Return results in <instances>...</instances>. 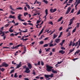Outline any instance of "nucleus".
Segmentation results:
<instances>
[{
  "instance_id": "4be33fe9",
  "label": "nucleus",
  "mask_w": 80,
  "mask_h": 80,
  "mask_svg": "<svg viewBox=\"0 0 80 80\" xmlns=\"http://www.w3.org/2000/svg\"><path fill=\"white\" fill-rule=\"evenodd\" d=\"M21 65H20V64H18L17 66V67H16V68H19L20 67H21Z\"/></svg>"
},
{
  "instance_id": "b1692460",
  "label": "nucleus",
  "mask_w": 80,
  "mask_h": 80,
  "mask_svg": "<svg viewBox=\"0 0 80 80\" xmlns=\"http://www.w3.org/2000/svg\"><path fill=\"white\" fill-rule=\"evenodd\" d=\"M14 72H15L14 69H12L11 70V71L10 72V73L11 74V73H14Z\"/></svg>"
},
{
  "instance_id": "c03bdc74",
  "label": "nucleus",
  "mask_w": 80,
  "mask_h": 80,
  "mask_svg": "<svg viewBox=\"0 0 80 80\" xmlns=\"http://www.w3.org/2000/svg\"><path fill=\"white\" fill-rule=\"evenodd\" d=\"M80 9L78 12L77 15H80Z\"/></svg>"
},
{
  "instance_id": "9b49d317",
  "label": "nucleus",
  "mask_w": 80,
  "mask_h": 80,
  "mask_svg": "<svg viewBox=\"0 0 80 80\" xmlns=\"http://www.w3.org/2000/svg\"><path fill=\"white\" fill-rule=\"evenodd\" d=\"M18 47H19V45H18L17 46H15L14 48H12V49H14L15 48L18 49Z\"/></svg>"
},
{
  "instance_id": "39448f33",
  "label": "nucleus",
  "mask_w": 80,
  "mask_h": 80,
  "mask_svg": "<svg viewBox=\"0 0 80 80\" xmlns=\"http://www.w3.org/2000/svg\"><path fill=\"white\" fill-rule=\"evenodd\" d=\"M71 9H72V8H70V7H69L68 9V10L66 12V14H68V13L70 12V11L71 10Z\"/></svg>"
},
{
  "instance_id": "13d9d810",
  "label": "nucleus",
  "mask_w": 80,
  "mask_h": 80,
  "mask_svg": "<svg viewBox=\"0 0 80 80\" xmlns=\"http://www.w3.org/2000/svg\"><path fill=\"white\" fill-rule=\"evenodd\" d=\"M62 27H61L59 28V31H61V30H62Z\"/></svg>"
},
{
  "instance_id": "f257e3e1",
  "label": "nucleus",
  "mask_w": 80,
  "mask_h": 80,
  "mask_svg": "<svg viewBox=\"0 0 80 80\" xmlns=\"http://www.w3.org/2000/svg\"><path fill=\"white\" fill-rule=\"evenodd\" d=\"M53 68V67H51L49 65H46V70L47 72H52V73H57V71L54 70V69H52Z\"/></svg>"
},
{
  "instance_id": "a18cd8bd",
  "label": "nucleus",
  "mask_w": 80,
  "mask_h": 80,
  "mask_svg": "<svg viewBox=\"0 0 80 80\" xmlns=\"http://www.w3.org/2000/svg\"><path fill=\"white\" fill-rule=\"evenodd\" d=\"M46 14L48 15V10L47 9L45 10Z\"/></svg>"
},
{
  "instance_id": "7ed1b4c3",
  "label": "nucleus",
  "mask_w": 80,
  "mask_h": 80,
  "mask_svg": "<svg viewBox=\"0 0 80 80\" xmlns=\"http://www.w3.org/2000/svg\"><path fill=\"white\" fill-rule=\"evenodd\" d=\"M24 72L27 73H28L30 72V69L28 68H26V70L24 71Z\"/></svg>"
},
{
  "instance_id": "338daca9",
  "label": "nucleus",
  "mask_w": 80,
  "mask_h": 80,
  "mask_svg": "<svg viewBox=\"0 0 80 80\" xmlns=\"http://www.w3.org/2000/svg\"><path fill=\"white\" fill-rule=\"evenodd\" d=\"M17 25H18V23H16L15 25H14V26H17Z\"/></svg>"
},
{
  "instance_id": "f8f14e48",
  "label": "nucleus",
  "mask_w": 80,
  "mask_h": 80,
  "mask_svg": "<svg viewBox=\"0 0 80 80\" xmlns=\"http://www.w3.org/2000/svg\"><path fill=\"white\" fill-rule=\"evenodd\" d=\"M22 15L21 14H19L18 16V20H19L21 19V17H22Z\"/></svg>"
},
{
  "instance_id": "7c9ffc66",
  "label": "nucleus",
  "mask_w": 80,
  "mask_h": 80,
  "mask_svg": "<svg viewBox=\"0 0 80 80\" xmlns=\"http://www.w3.org/2000/svg\"><path fill=\"white\" fill-rule=\"evenodd\" d=\"M73 2V0H69L68 2V3H72Z\"/></svg>"
},
{
  "instance_id": "9d476101",
  "label": "nucleus",
  "mask_w": 80,
  "mask_h": 80,
  "mask_svg": "<svg viewBox=\"0 0 80 80\" xmlns=\"http://www.w3.org/2000/svg\"><path fill=\"white\" fill-rule=\"evenodd\" d=\"M28 67H29L30 69H31L32 68V65L30 63H28Z\"/></svg>"
},
{
  "instance_id": "58836bf2",
  "label": "nucleus",
  "mask_w": 80,
  "mask_h": 80,
  "mask_svg": "<svg viewBox=\"0 0 80 80\" xmlns=\"http://www.w3.org/2000/svg\"><path fill=\"white\" fill-rule=\"evenodd\" d=\"M80 50H78L76 51V52L77 54H78V53H80Z\"/></svg>"
},
{
  "instance_id": "0eeeda50",
  "label": "nucleus",
  "mask_w": 80,
  "mask_h": 80,
  "mask_svg": "<svg viewBox=\"0 0 80 80\" xmlns=\"http://www.w3.org/2000/svg\"><path fill=\"white\" fill-rule=\"evenodd\" d=\"M77 2V5H78V4H79L80 3V0H76V2H75V3H76Z\"/></svg>"
},
{
  "instance_id": "ea45409f",
  "label": "nucleus",
  "mask_w": 80,
  "mask_h": 80,
  "mask_svg": "<svg viewBox=\"0 0 80 80\" xmlns=\"http://www.w3.org/2000/svg\"><path fill=\"white\" fill-rule=\"evenodd\" d=\"M72 41H71L70 43V44L69 45V46H72Z\"/></svg>"
},
{
  "instance_id": "393cba45",
  "label": "nucleus",
  "mask_w": 80,
  "mask_h": 80,
  "mask_svg": "<svg viewBox=\"0 0 80 80\" xmlns=\"http://www.w3.org/2000/svg\"><path fill=\"white\" fill-rule=\"evenodd\" d=\"M43 0V2H44L45 3H46V4H47V3H48V1H47L46 0Z\"/></svg>"
},
{
  "instance_id": "37998d69",
  "label": "nucleus",
  "mask_w": 80,
  "mask_h": 80,
  "mask_svg": "<svg viewBox=\"0 0 80 80\" xmlns=\"http://www.w3.org/2000/svg\"><path fill=\"white\" fill-rule=\"evenodd\" d=\"M44 43V42L43 41H41L39 42L40 44H43Z\"/></svg>"
},
{
  "instance_id": "79ce46f5",
  "label": "nucleus",
  "mask_w": 80,
  "mask_h": 80,
  "mask_svg": "<svg viewBox=\"0 0 80 80\" xmlns=\"http://www.w3.org/2000/svg\"><path fill=\"white\" fill-rule=\"evenodd\" d=\"M41 22V20H40V21L38 20V21H37V24H38V23H40V22Z\"/></svg>"
},
{
  "instance_id": "09e8293b",
  "label": "nucleus",
  "mask_w": 80,
  "mask_h": 80,
  "mask_svg": "<svg viewBox=\"0 0 80 80\" xmlns=\"http://www.w3.org/2000/svg\"><path fill=\"white\" fill-rule=\"evenodd\" d=\"M70 35H71V34H70L69 31L68 32V35H67V37H69V36H70Z\"/></svg>"
},
{
  "instance_id": "20e7f679",
  "label": "nucleus",
  "mask_w": 80,
  "mask_h": 80,
  "mask_svg": "<svg viewBox=\"0 0 80 80\" xmlns=\"http://www.w3.org/2000/svg\"><path fill=\"white\" fill-rule=\"evenodd\" d=\"M2 67H8V64L6 63L5 62H4L2 64Z\"/></svg>"
},
{
  "instance_id": "f03ea898",
  "label": "nucleus",
  "mask_w": 80,
  "mask_h": 80,
  "mask_svg": "<svg viewBox=\"0 0 80 80\" xmlns=\"http://www.w3.org/2000/svg\"><path fill=\"white\" fill-rule=\"evenodd\" d=\"M44 77L46 78H48L50 77L52 78V77H53V74L51 73L50 75L48 74H45L44 75Z\"/></svg>"
},
{
  "instance_id": "f704fd0d",
  "label": "nucleus",
  "mask_w": 80,
  "mask_h": 80,
  "mask_svg": "<svg viewBox=\"0 0 80 80\" xmlns=\"http://www.w3.org/2000/svg\"><path fill=\"white\" fill-rule=\"evenodd\" d=\"M22 24H23V25H25V26H27V25H28V24H27V23L25 22H24V23H22Z\"/></svg>"
},
{
  "instance_id": "f3484780",
  "label": "nucleus",
  "mask_w": 80,
  "mask_h": 80,
  "mask_svg": "<svg viewBox=\"0 0 80 80\" xmlns=\"http://www.w3.org/2000/svg\"><path fill=\"white\" fill-rule=\"evenodd\" d=\"M9 7L10 8V9H11V10H14V11H15V10H15L13 9V8H12V5L9 6Z\"/></svg>"
},
{
  "instance_id": "3c124183",
  "label": "nucleus",
  "mask_w": 80,
  "mask_h": 80,
  "mask_svg": "<svg viewBox=\"0 0 80 80\" xmlns=\"http://www.w3.org/2000/svg\"><path fill=\"white\" fill-rule=\"evenodd\" d=\"M48 38H49L47 37V38H46L44 39V40L45 41V40H48Z\"/></svg>"
},
{
  "instance_id": "72a5a7b5",
  "label": "nucleus",
  "mask_w": 80,
  "mask_h": 80,
  "mask_svg": "<svg viewBox=\"0 0 80 80\" xmlns=\"http://www.w3.org/2000/svg\"><path fill=\"white\" fill-rule=\"evenodd\" d=\"M73 51H74V48L73 49H71L69 50V52H70V53H72V52H73Z\"/></svg>"
},
{
  "instance_id": "6e6d98bb",
  "label": "nucleus",
  "mask_w": 80,
  "mask_h": 80,
  "mask_svg": "<svg viewBox=\"0 0 80 80\" xmlns=\"http://www.w3.org/2000/svg\"><path fill=\"white\" fill-rule=\"evenodd\" d=\"M11 12L12 14H15V13L14 12H13V11H11Z\"/></svg>"
},
{
  "instance_id": "4468645a",
  "label": "nucleus",
  "mask_w": 80,
  "mask_h": 80,
  "mask_svg": "<svg viewBox=\"0 0 80 80\" xmlns=\"http://www.w3.org/2000/svg\"><path fill=\"white\" fill-rule=\"evenodd\" d=\"M62 62V61H61L60 62H58V63L56 64L55 66L56 67H58V66H57V65H58V64H60V63H61Z\"/></svg>"
},
{
  "instance_id": "aec40b11",
  "label": "nucleus",
  "mask_w": 80,
  "mask_h": 80,
  "mask_svg": "<svg viewBox=\"0 0 80 80\" xmlns=\"http://www.w3.org/2000/svg\"><path fill=\"white\" fill-rule=\"evenodd\" d=\"M48 46V44H46L43 45L44 47H47Z\"/></svg>"
},
{
  "instance_id": "4d7b16f0",
  "label": "nucleus",
  "mask_w": 80,
  "mask_h": 80,
  "mask_svg": "<svg viewBox=\"0 0 80 80\" xmlns=\"http://www.w3.org/2000/svg\"><path fill=\"white\" fill-rule=\"evenodd\" d=\"M10 35L11 37H12H12H14V34L12 33Z\"/></svg>"
},
{
  "instance_id": "8fccbe9b",
  "label": "nucleus",
  "mask_w": 80,
  "mask_h": 80,
  "mask_svg": "<svg viewBox=\"0 0 80 80\" xmlns=\"http://www.w3.org/2000/svg\"><path fill=\"white\" fill-rule=\"evenodd\" d=\"M20 20L21 22H25V20H24V19H21Z\"/></svg>"
},
{
  "instance_id": "0e129e2a",
  "label": "nucleus",
  "mask_w": 80,
  "mask_h": 80,
  "mask_svg": "<svg viewBox=\"0 0 80 80\" xmlns=\"http://www.w3.org/2000/svg\"><path fill=\"white\" fill-rule=\"evenodd\" d=\"M37 4H41L42 3V2H37Z\"/></svg>"
},
{
  "instance_id": "e433bc0d",
  "label": "nucleus",
  "mask_w": 80,
  "mask_h": 80,
  "mask_svg": "<svg viewBox=\"0 0 80 80\" xmlns=\"http://www.w3.org/2000/svg\"><path fill=\"white\" fill-rule=\"evenodd\" d=\"M57 11V9L56 8H54L53 9V13H54L55 12Z\"/></svg>"
},
{
  "instance_id": "c756f323",
  "label": "nucleus",
  "mask_w": 80,
  "mask_h": 80,
  "mask_svg": "<svg viewBox=\"0 0 80 80\" xmlns=\"http://www.w3.org/2000/svg\"><path fill=\"white\" fill-rule=\"evenodd\" d=\"M48 23L49 24H51V25H53V22L52 21L49 22Z\"/></svg>"
},
{
  "instance_id": "864d4df0",
  "label": "nucleus",
  "mask_w": 80,
  "mask_h": 80,
  "mask_svg": "<svg viewBox=\"0 0 80 80\" xmlns=\"http://www.w3.org/2000/svg\"><path fill=\"white\" fill-rule=\"evenodd\" d=\"M77 24L78 25L77 26V28H78L79 27V25H80V23H78Z\"/></svg>"
},
{
  "instance_id": "6ab92c4d",
  "label": "nucleus",
  "mask_w": 80,
  "mask_h": 80,
  "mask_svg": "<svg viewBox=\"0 0 80 80\" xmlns=\"http://www.w3.org/2000/svg\"><path fill=\"white\" fill-rule=\"evenodd\" d=\"M76 30H77V28L76 27L73 30L72 33H74L75 32V31H76Z\"/></svg>"
},
{
  "instance_id": "2eb2a0df",
  "label": "nucleus",
  "mask_w": 80,
  "mask_h": 80,
  "mask_svg": "<svg viewBox=\"0 0 80 80\" xmlns=\"http://www.w3.org/2000/svg\"><path fill=\"white\" fill-rule=\"evenodd\" d=\"M80 39H79V40H78V42H77L76 43V44H75V47H77V45H78V42H79H79H80Z\"/></svg>"
},
{
  "instance_id": "a878e982",
  "label": "nucleus",
  "mask_w": 80,
  "mask_h": 80,
  "mask_svg": "<svg viewBox=\"0 0 80 80\" xmlns=\"http://www.w3.org/2000/svg\"><path fill=\"white\" fill-rule=\"evenodd\" d=\"M26 6V7H27L28 9H30V6L28 4H27Z\"/></svg>"
},
{
  "instance_id": "cd10ccee",
  "label": "nucleus",
  "mask_w": 80,
  "mask_h": 80,
  "mask_svg": "<svg viewBox=\"0 0 80 80\" xmlns=\"http://www.w3.org/2000/svg\"><path fill=\"white\" fill-rule=\"evenodd\" d=\"M17 75V73H15L14 74V77L15 78H17L18 77V76Z\"/></svg>"
},
{
  "instance_id": "de8ad7c7",
  "label": "nucleus",
  "mask_w": 80,
  "mask_h": 80,
  "mask_svg": "<svg viewBox=\"0 0 80 80\" xmlns=\"http://www.w3.org/2000/svg\"><path fill=\"white\" fill-rule=\"evenodd\" d=\"M19 45V47H23V45H22V43L21 44H20L19 45Z\"/></svg>"
},
{
  "instance_id": "a211bd4d",
  "label": "nucleus",
  "mask_w": 80,
  "mask_h": 80,
  "mask_svg": "<svg viewBox=\"0 0 80 80\" xmlns=\"http://www.w3.org/2000/svg\"><path fill=\"white\" fill-rule=\"evenodd\" d=\"M0 70L2 72H4V70H5V69H4L3 68H0Z\"/></svg>"
},
{
  "instance_id": "bf43d9fd",
  "label": "nucleus",
  "mask_w": 80,
  "mask_h": 80,
  "mask_svg": "<svg viewBox=\"0 0 80 80\" xmlns=\"http://www.w3.org/2000/svg\"><path fill=\"white\" fill-rule=\"evenodd\" d=\"M65 42V40H62V42H61L63 44V43H64V42Z\"/></svg>"
},
{
  "instance_id": "4c0bfd02",
  "label": "nucleus",
  "mask_w": 80,
  "mask_h": 80,
  "mask_svg": "<svg viewBox=\"0 0 80 80\" xmlns=\"http://www.w3.org/2000/svg\"><path fill=\"white\" fill-rule=\"evenodd\" d=\"M61 49L62 50H65V48H64L62 46V47L61 48Z\"/></svg>"
},
{
  "instance_id": "69168bd1",
  "label": "nucleus",
  "mask_w": 80,
  "mask_h": 80,
  "mask_svg": "<svg viewBox=\"0 0 80 80\" xmlns=\"http://www.w3.org/2000/svg\"><path fill=\"white\" fill-rule=\"evenodd\" d=\"M63 44L62 43V42H61L59 43L60 45H61V47H62L63 46Z\"/></svg>"
},
{
  "instance_id": "bb28decb",
  "label": "nucleus",
  "mask_w": 80,
  "mask_h": 80,
  "mask_svg": "<svg viewBox=\"0 0 80 80\" xmlns=\"http://www.w3.org/2000/svg\"><path fill=\"white\" fill-rule=\"evenodd\" d=\"M48 44L49 45V47H53V44L48 43Z\"/></svg>"
},
{
  "instance_id": "ddd939ff",
  "label": "nucleus",
  "mask_w": 80,
  "mask_h": 80,
  "mask_svg": "<svg viewBox=\"0 0 80 80\" xmlns=\"http://www.w3.org/2000/svg\"><path fill=\"white\" fill-rule=\"evenodd\" d=\"M58 35L54 34L53 35V39H54L55 38H57V37Z\"/></svg>"
},
{
  "instance_id": "5701e85b",
  "label": "nucleus",
  "mask_w": 80,
  "mask_h": 80,
  "mask_svg": "<svg viewBox=\"0 0 80 80\" xmlns=\"http://www.w3.org/2000/svg\"><path fill=\"white\" fill-rule=\"evenodd\" d=\"M2 35H1V37H3L4 36V35H5V31H4L3 32H2Z\"/></svg>"
},
{
  "instance_id": "a19ab883",
  "label": "nucleus",
  "mask_w": 80,
  "mask_h": 80,
  "mask_svg": "<svg viewBox=\"0 0 80 80\" xmlns=\"http://www.w3.org/2000/svg\"><path fill=\"white\" fill-rule=\"evenodd\" d=\"M44 30V28H42V30L40 31V32L42 33H43V30Z\"/></svg>"
},
{
  "instance_id": "2f4dec72",
  "label": "nucleus",
  "mask_w": 80,
  "mask_h": 80,
  "mask_svg": "<svg viewBox=\"0 0 80 80\" xmlns=\"http://www.w3.org/2000/svg\"><path fill=\"white\" fill-rule=\"evenodd\" d=\"M28 14V12H24V16H25V17H26V15H27Z\"/></svg>"
},
{
  "instance_id": "603ef678",
  "label": "nucleus",
  "mask_w": 80,
  "mask_h": 80,
  "mask_svg": "<svg viewBox=\"0 0 80 80\" xmlns=\"http://www.w3.org/2000/svg\"><path fill=\"white\" fill-rule=\"evenodd\" d=\"M74 12V9H72L71 10L70 13H73Z\"/></svg>"
},
{
  "instance_id": "423d86ee",
  "label": "nucleus",
  "mask_w": 80,
  "mask_h": 80,
  "mask_svg": "<svg viewBox=\"0 0 80 80\" xmlns=\"http://www.w3.org/2000/svg\"><path fill=\"white\" fill-rule=\"evenodd\" d=\"M60 38H57L55 39V42L57 43H58L59 42H60Z\"/></svg>"
},
{
  "instance_id": "680f3d73",
  "label": "nucleus",
  "mask_w": 80,
  "mask_h": 80,
  "mask_svg": "<svg viewBox=\"0 0 80 80\" xmlns=\"http://www.w3.org/2000/svg\"><path fill=\"white\" fill-rule=\"evenodd\" d=\"M50 12H51V13H53V9H50Z\"/></svg>"
},
{
  "instance_id": "473e14b6",
  "label": "nucleus",
  "mask_w": 80,
  "mask_h": 80,
  "mask_svg": "<svg viewBox=\"0 0 80 80\" xmlns=\"http://www.w3.org/2000/svg\"><path fill=\"white\" fill-rule=\"evenodd\" d=\"M50 50V48H48L46 50V52H49Z\"/></svg>"
},
{
  "instance_id": "c9c22d12",
  "label": "nucleus",
  "mask_w": 80,
  "mask_h": 80,
  "mask_svg": "<svg viewBox=\"0 0 80 80\" xmlns=\"http://www.w3.org/2000/svg\"><path fill=\"white\" fill-rule=\"evenodd\" d=\"M9 32H11V33H12V32H13V30H12V29H9Z\"/></svg>"
},
{
  "instance_id": "e2e57ef3",
  "label": "nucleus",
  "mask_w": 80,
  "mask_h": 80,
  "mask_svg": "<svg viewBox=\"0 0 80 80\" xmlns=\"http://www.w3.org/2000/svg\"><path fill=\"white\" fill-rule=\"evenodd\" d=\"M14 62V61H13L12 62V64H13V65H16V64H17V63Z\"/></svg>"
},
{
  "instance_id": "774afa93",
  "label": "nucleus",
  "mask_w": 80,
  "mask_h": 80,
  "mask_svg": "<svg viewBox=\"0 0 80 80\" xmlns=\"http://www.w3.org/2000/svg\"><path fill=\"white\" fill-rule=\"evenodd\" d=\"M24 10L26 11H27V7H24Z\"/></svg>"
},
{
  "instance_id": "c85d7f7f",
  "label": "nucleus",
  "mask_w": 80,
  "mask_h": 80,
  "mask_svg": "<svg viewBox=\"0 0 80 80\" xmlns=\"http://www.w3.org/2000/svg\"><path fill=\"white\" fill-rule=\"evenodd\" d=\"M27 51V50L26 49V47H25L24 48V52H23V53H25V52Z\"/></svg>"
},
{
  "instance_id": "052dcab7",
  "label": "nucleus",
  "mask_w": 80,
  "mask_h": 80,
  "mask_svg": "<svg viewBox=\"0 0 80 80\" xmlns=\"http://www.w3.org/2000/svg\"><path fill=\"white\" fill-rule=\"evenodd\" d=\"M65 42V40H62V42H61L63 44V43H64V42Z\"/></svg>"
},
{
  "instance_id": "dca6fc26",
  "label": "nucleus",
  "mask_w": 80,
  "mask_h": 80,
  "mask_svg": "<svg viewBox=\"0 0 80 80\" xmlns=\"http://www.w3.org/2000/svg\"><path fill=\"white\" fill-rule=\"evenodd\" d=\"M63 19V17H61L58 21V22H60Z\"/></svg>"
},
{
  "instance_id": "49530a36",
  "label": "nucleus",
  "mask_w": 80,
  "mask_h": 80,
  "mask_svg": "<svg viewBox=\"0 0 80 80\" xmlns=\"http://www.w3.org/2000/svg\"><path fill=\"white\" fill-rule=\"evenodd\" d=\"M80 41H79V44L78 45V46L77 47V48H79V47H80Z\"/></svg>"
},
{
  "instance_id": "6e6552de",
  "label": "nucleus",
  "mask_w": 80,
  "mask_h": 80,
  "mask_svg": "<svg viewBox=\"0 0 80 80\" xmlns=\"http://www.w3.org/2000/svg\"><path fill=\"white\" fill-rule=\"evenodd\" d=\"M59 53L62 54H64V53H65V52L63 50H61L59 51Z\"/></svg>"
},
{
  "instance_id": "5fc2aeb1",
  "label": "nucleus",
  "mask_w": 80,
  "mask_h": 80,
  "mask_svg": "<svg viewBox=\"0 0 80 80\" xmlns=\"http://www.w3.org/2000/svg\"><path fill=\"white\" fill-rule=\"evenodd\" d=\"M55 30H54L50 34V35H52L53 34V33H54V32H55Z\"/></svg>"
},
{
  "instance_id": "1a4fd4ad",
  "label": "nucleus",
  "mask_w": 80,
  "mask_h": 80,
  "mask_svg": "<svg viewBox=\"0 0 80 80\" xmlns=\"http://www.w3.org/2000/svg\"><path fill=\"white\" fill-rule=\"evenodd\" d=\"M75 19V17H73L70 20V22H72V23H73V20Z\"/></svg>"
},
{
  "instance_id": "412c9836",
  "label": "nucleus",
  "mask_w": 80,
  "mask_h": 80,
  "mask_svg": "<svg viewBox=\"0 0 80 80\" xmlns=\"http://www.w3.org/2000/svg\"><path fill=\"white\" fill-rule=\"evenodd\" d=\"M23 8L22 7H18L16 8V10H22Z\"/></svg>"
}]
</instances>
